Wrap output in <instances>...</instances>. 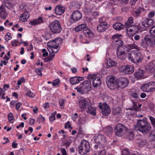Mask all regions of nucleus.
I'll list each match as a JSON object with an SVG mask.
<instances>
[{
    "label": "nucleus",
    "mask_w": 155,
    "mask_h": 155,
    "mask_svg": "<svg viewBox=\"0 0 155 155\" xmlns=\"http://www.w3.org/2000/svg\"><path fill=\"white\" fill-rule=\"evenodd\" d=\"M132 28H129V27H127V29L126 30V31H127V32H128V31L129 32L132 33V34H131L132 35V36H133L134 35L133 34H135L134 32V30H133V27H132Z\"/></svg>",
    "instance_id": "54"
},
{
    "label": "nucleus",
    "mask_w": 155,
    "mask_h": 155,
    "mask_svg": "<svg viewBox=\"0 0 155 155\" xmlns=\"http://www.w3.org/2000/svg\"><path fill=\"white\" fill-rule=\"evenodd\" d=\"M131 97L133 98H134V99H133L134 101H138L140 100V98L138 97V94L137 93H134L131 94Z\"/></svg>",
    "instance_id": "38"
},
{
    "label": "nucleus",
    "mask_w": 155,
    "mask_h": 155,
    "mask_svg": "<svg viewBox=\"0 0 155 155\" xmlns=\"http://www.w3.org/2000/svg\"><path fill=\"white\" fill-rule=\"evenodd\" d=\"M82 17V14L80 11L78 10L74 11L69 19V25H71L79 20Z\"/></svg>",
    "instance_id": "7"
},
{
    "label": "nucleus",
    "mask_w": 155,
    "mask_h": 155,
    "mask_svg": "<svg viewBox=\"0 0 155 155\" xmlns=\"http://www.w3.org/2000/svg\"><path fill=\"white\" fill-rule=\"evenodd\" d=\"M128 46L131 49H136L137 50L139 49V48L137 46L134 44V42L132 44L128 45Z\"/></svg>",
    "instance_id": "44"
},
{
    "label": "nucleus",
    "mask_w": 155,
    "mask_h": 155,
    "mask_svg": "<svg viewBox=\"0 0 155 155\" xmlns=\"http://www.w3.org/2000/svg\"><path fill=\"white\" fill-rule=\"evenodd\" d=\"M61 40L60 38H56L48 42L47 45L48 47H53L54 49L58 48L59 46Z\"/></svg>",
    "instance_id": "16"
},
{
    "label": "nucleus",
    "mask_w": 155,
    "mask_h": 155,
    "mask_svg": "<svg viewBox=\"0 0 155 155\" xmlns=\"http://www.w3.org/2000/svg\"><path fill=\"white\" fill-rule=\"evenodd\" d=\"M107 23H105L104 24H101L97 27V31L99 32H102L105 31L107 28Z\"/></svg>",
    "instance_id": "27"
},
{
    "label": "nucleus",
    "mask_w": 155,
    "mask_h": 155,
    "mask_svg": "<svg viewBox=\"0 0 155 155\" xmlns=\"http://www.w3.org/2000/svg\"><path fill=\"white\" fill-rule=\"evenodd\" d=\"M78 105L81 111L82 112L85 111L89 106L87 101L85 98L81 99L78 102Z\"/></svg>",
    "instance_id": "17"
},
{
    "label": "nucleus",
    "mask_w": 155,
    "mask_h": 155,
    "mask_svg": "<svg viewBox=\"0 0 155 155\" xmlns=\"http://www.w3.org/2000/svg\"><path fill=\"white\" fill-rule=\"evenodd\" d=\"M5 39L7 41H8L9 40H11L12 38L11 34L9 32L7 33L6 35L5 36Z\"/></svg>",
    "instance_id": "43"
},
{
    "label": "nucleus",
    "mask_w": 155,
    "mask_h": 155,
    "mask_svg": "<svg viewBox=\"0 0 155 155\" xmlns=\"http://www.w3.org/2000/svg\"><path fill=\"white\" fill-rule=\"evenodd\" d=\"M84 78L81 77H74L71 78L70 81L72 85L76 84L79 83L81 81H83Z\"/></svg>",
    "instance_id": "19"
},
{
    "label": "nucleus",
    "mask_w": 155,
    "mask_h": 155,
    "mask_svg": "<svg viewBox=\"0 0 155 155\" xmlns=\"http://www.w3.org/2000/svg\"><path fill=\"white\" fill-rule=\"evenodd\" d=\"M149 32L150 35L152 36H155V26H152L150 29Z\"/></svg>",
    "instance_id": "46"
},
{
    "label": "nucleus",
    "mask_w": 155,
    "mask_h": 155,
    "mask_svg": "<svg viewBox=\"0 0 155 155\" xmlns=\"http://www.w3.org/2000/svg\"><path fill=\"white\" fill-rule=\"evenodd\" d=\"M99 22L101 23V24H104V23H106L105 22V20L104 17H100L99 19Z\"/></svg>",
    "instance_id": "58"
},
{
    "label": "nucleus",
    "mask_w": 155,
    "mask_h": 155,
    "mask_svg": "<svg viewBox=\"0 0 155 155\" xmlns=\"http://www.w3.org/2000/svg\"><path fill=\"white\" fill-rule=\"evenodd\" d=\"M116 131V135L118 136H121L124 134L126 132V128L123 124H118L115 128Z\"/></svg>",
    "instance_id": "12"
},
{
    "label": "nucleus",
    "mask_w": 155,
    "mask_h": 155,
    "mask_svg": "<svg viewBox=\"0 0 155 155\" xmlns=\"http://www.w3.org/2000/svg\"><path fill=\"white\" fill-rule=\"evenodd\" d=\"M95 143H99L103 144V143H105L106 140L105 137L101 134L98 135L95 139Z\"/></svg>",
    "instance_id": "20"
},
{
    "label": "nucleus",
    "mask_w": 155,
    "mask_h": 155,
    "mask_svg": "<svg viewBox=\"0 0 155 155\" xmlns=\"http://www.w3.org/2000/svg\"><path fill=\"white\" fill-rule=\"evenodd\" d=\"M48 50L49 52L51 53L52 54H55L56 53V52H54L53 51L54 48L52 47H48Z\"/></svg>",
    "instance_id": "56"
},
{
    "label": "nucleus",
    "mask_w": 155,
    "mask_h": 155,
    "mask_svg": "<svg viewBox=\"0 0 155 155\" xmlns=\"http://www.w3.org/2000/svg\"><path fill=\"white\" fill-rule=\"evenodd\" d=\"M87 27L86 24H83L76 27L74 28V30L77 32H79L82 30H86Z\"/></svg>",
    "instance_id": "28"
},
{
    "label": "nucleus",
    "mask_w": 155,
    "mask_h": 155,
    "mask_svg": "<svg viewBox=\"0 0 155 155\" xmlns=\"http://www.w3.org/2000/svg\"><path fill=\"white\" fill-rule=\"evenodd\" d=\"M113 130V127L110 126L105 127L104 130V131L107 133L108 135L110 134Z\"/></svg>",
    "instance_id": "36"
},
{
    "label": "nucleus",
    "mask_w": 155,
    "mask_h": 155,
    "mask_svg": "<svg viewBox=\"0 0 155 155\" xmlns=\"http://www.w3.org/2000/svg\"><path fill=\"white\" fill-rule=\"evenodd\" d=\"M33 47L32 44L29 45H28L27 48V51H32L33 50Z\"/></svg>",
    "instance_id": "60"
},
{
    "label": "nucleus",
    "mask_w": 155,
    "mask_h": 155,
    "mask_svg": "<svg viewBox=\"0 0 155 155\" xmlns=\"http://www.w3.org/2000/svg\"><path fill=\"white\" fill-rule=\"evenodd\" d=\"M7 15V14L3 5L0 6V17L1 19H5Z\"/></svg>",
    "instance_id": "24"
},
{
    "label": "nucleus",
    "mask_w": 155,
    "mask_h": 155,
    "mask_svg": "<svg viewBox=\"0 0 155 155\" xmlns=\"http://www.w3.org/2000/svg\"><path fill=\"white\" fill-rule=\"evenodd\" d=\"M42 67L36 69L35 71L38 75L41 76H42L41 71L42 70Z\"/></svg>",
    "instance_id": "42"
},
{
    "label": "nucleus",
    "mask_w": 155,
    "mask_h": 155,
    "mask_svg": "<svg viewBox=\"0 0 155 155\" xmlns=\"http://www.w3.org/2000/svg\"><path fill=\"white\" fill-rule=\"evenodd\" d=\"M140 89L143 92H150L155 91V82L150 81L141 85Z\"/></svg>",
    "instance_id": "9"
},
{
    "label": "nucleus",
    "mask_w": 155,
    "mask_h": 155,
    "mask_svg": "<svg viewBox=\"0 0 155 155\" xmlns=\"http://www.w3.org/2000/svg\"><path fill=\"white\" fill-rule=\"evenodd\" d=\"M133 22V18L132 17H130L128 18L127 22L125 23L124 25L126 27H130Z\"/></svg>",
    "instance_id": "32"
},
{
    "label": "nucleus",
    "mask_w": 155,
    "mask_h": 155,
    "mask_svg": "<svg viewBox=\"0 0 155 155\" xmlns=\"http://www.w3.org/2000/svg\"><path fill=\"white\" fill-rule=\"evenodd\" d=\"M118 79L114 76H111L106 81L108 87L111 89H115L118 88Z\"/></svg>",
    "instance_id": "8"
},
{
    "label": "nucleus",
    "mask_w": 155,
    "mask_h": 155,
    "mask_svg": "<svg viewBox=\"0 0 155 155\" xmlns=\"http://www.w3.org/2000/svg\"><path fill=\"white\" fill-rule=\"evenodd\" d=\"M154 23V21L153 19L147 18L143 20L142 25L145 27L148 28L153 25Z\"/></svg>",
    "instance_id": "18"
},
{
    "label": "nucleus",
    "mask_w": 155,
    "mask_h": 155,
    "mask_svg": "<svg viewBox=\"0 0 155 155\" xmlns=\"http://www.w3.org/2000/svg\"><path fill=\"white\" fill-rule=\"evenodd\" d=\"M149 119L150 120L152 125L155 128V118L153 117L150 116L149 117Z\"/></svg>",
    "instance_id": "50"
},
{
    "label": "nucleus",
    "mask_w": 155,
    "mask_h": 155,
    "mask_svg": "<svg viewBox=\"0 0 155 155\" xmlns=\"http://www.w3.org/2000/svg\"><path fill=\"white\" fill-rule=\"evenodd\" d=\"M48 27L51 32L54 34L59 33L62 29L59 21L57 19L49 24Z\"/></svg>",
    "instance_id": "4"
},
{
    "label": "nucleus",
    "mask_w": 155,
    "mask_h": 155,
    "mask_svg": "<svg viewBox=\"0 0 155 155\" xmlns=\"http://www.w3.org/2000/svg\"><path fill=\"white\" fill-rule=\"evenodd\" d=\"M135 127L137 130L144 134L147 133L151 129L150 124L144 120H138Z\"/></svg>",
    "instance_id": "3"
},
{
    "label": "nucleus",
    "mask_w": 155,
    "mask_h": 155,
    "mask_svg": "<svg viewBox=\"0 0 155 155\" xmlns=\"http://www.w3.org/2000/svg\"><path fill=\"white\" fill-rule=\"evenodd\" d=\"M78 148L79 153L81 155H83L89 152L90 148V143L88 141L83 140L81 141Z\"/></svg>",
    "instance_id": "6"
},
{
    "label": "nucleus",
    "mask_w": 155,
    "mask_h": 155,
    "mask_svg": "<svg viewBox=\"0 0 155 155\" xmlns=\"http://www.w3.org/2000/svg\"><path fill=\"white\" fill-rule=\"evenodd\" d=\"M144 72L143 70L139 69L135 72L134 76L137 79L143 78V74Z\"/></svg>",
    "instance_id": "26"
},
{
    "label": "nucleus",
    "mask_w": 155,
    "mask_h": 155,
    "mask_svg": "<svg viewBox=\"0 0 155 155\" xmlns=\"http://www.w3.org/2000/svg\"><path fill=\"white\" fill-rule=\"evenodd\" d=\"M29 24H31V25L33 26L38 24L36 19L31 21Z\"/></svg>",
    "instance_id": "63"
},
{
    "label": "nucleus",
    "mask_w": 155,
    "mask_h": 155,
    "mask_svg": "<svg viewBox=\"0 0 155 155\" xmlns=\"http://www.w3.org/2000/svg\"><path fill=\"white\" fill-rule=\"evenodd\" d=\"M125 47V46H119L117 51V55L118 58L124 61L127 57L125 50L123 51V49Z\"/></svg>",
    "instance_id": "13"
},
{
    "label": "nucleus",
    "mask_w": 155,
    "mask_h": 155,
    "mask_svg": "<svg viewBox=\"0 0 155 155\" xmlns=\"http://www.w3.org/2000/svg\"><path fill=\"white\" fill-rule=\"evenodd\" d=\"M143 58V54L138 50L131 51L128 54V59L133 63H140L142 61Z\"/></svg>",
    "instance_id": "2"
},
{
    "label": "nucleus",
    "mask_w": 155,
    "mask_h": 155,
    "mask_svg": "<svg viewBox=\"0 0 155 155\" xmlns=\"http://www.w3.org/2000/svg\"><path fill=\"white\" fill-rule=\"evenodd\" d=\"M98 155H106L105 150L104 149L99 151Z\"/></svg>",
    "instance_id": "59"
},
{
    "label": "nucleus",
    "mask_w": 155,
    "mask_h": 155,
    "mask_svg": "<svg viewBox=\"0 0 155 155\" xmlns=\"http://www.w3.org/2000/svg\"><path fill=\"white\" fill-rule=\"evenodd\" d=\"M125 25L120 22H117L113 25V28L116 30H120L122 29Z\"/></svg>",
    "instance_id": "29"
},
{
    "label": "nucleus",
    "mask_w": 155,
    "mask_h": 155,
    "mask_svg": "<svg viewBox=\"0 0 155 155\" xmlns=\"http://www.w3.org/2000/svg\"><path fill=\"white\" fill-rule=\"evenodd\" d=\"M132 101L133 103V105L132 107L130 108V110H135V111H137L140 110L141 109V104H139L138 106L137 105V102L138 101H134V100H132Z\"/></svg>",
    "instance_id": "22"
},
{
    "label": "nucleus",
    "mask_w": 155,
    "mask_h": 155,
    "mask_svg": "<svg viewBox=\"0 0 155 155\" xmlns=\"http://www.w3.org/2000/svg\"><path fill=\"white\" fill-rule=\"evenodd\" d=\"M150 137H153L155 140V130H153L150 132Z\"/></svg>",
    "instance_id": "64"
},
{
    "label": "nucleus",
    "mask_w": 155,
    "mask_h": 155,
    "mask_svg": "<svg viewBox=\"0 0 155 155\" xmlns=\"http://www.w3.org/2000/svg\"><path fill=\"white\" fill-rule=\"evenodd\" d=\"M143 9L141 7H138L133 13L134 16L136 18H138L139 17L140 14L143 11Z\"/></svg>",
    "instance_id": "30"
},
{
    "label": "nucleus",
    "mask_w": 155,
    "mask_h": 155,
    "mask_svg": "<svg viewBox=\"0 0 155 155\" xmlns=\"http://www.w3.org/2000/svg\"><path fill=\"white\" fill-rule=\"evenodd\" d=\"M91 88V82L90 81H84L79 86L76 87L75 89L78 92L83 94L84 92H87L89 91Z\"/></svg>",
    "instance_id": "5"
},
{
    "label": "nucleus",
    "mask_w": 155,
    "mask_h": 155,
    "mask_svg": "<svg viewBox=\"0 0 155 155\" xmlns=\"http://www.w3.org/2000/svg\"><path fill=\"white\" fill-rule=\"evenodd\" d=\"M122 37H120L119 38H117L113 40V42L116 45H119V46H121L120 45H122L123 41L121 40V38Z\"/></svg>",
    "instance_id": "35"
},
{
    "label": "nucleus",
    "mask_w": 155,
    "mask_h": 155,
    "mask_svg": "<svg viewBox=\"0 0 155 155\" xmlns=\"http://www.w3.org/2000/svg\"><path fill=\"white\" fill-rule=\"evenodd\" d=\"M122 155H131V154H130L129 151L127 149L123 150L122 152Z\"/></svg>",
    "instance_id": "49"
},
{
    "label": "nucleus",
    "mask_w": 155,
    "mask_h": 155,
    "mask_svg": "<svg viewBox=\"0 0 155 155\" xmlns=\"http://www.w3.org/2000/svg\"><path fill=\"white\" fill-rule=\"evenodd\" d=\"M107 64L109 66L112 67L116 65L117 63L110 59L107 61Z\"/></svg>",
    "instance_id": "39"
},
{
    "label": "nucleus",
    "mask_w": 155,
    "mask_h": 155,
    "mask_svg": "<svg viewBox=\"0 0 155 155\" xmlns=\"http://www.w3.org/2000/svg\"><path fill=\"white\" fill-rule=\"evenodd\" d=\"M26 95L29 97H32L33 98L35 96V94L32 92H31V91L29 90H28L26 93Z\"/></svg>",
    "instance_id": "45"
},
{
    "label": "nucleus",
    "mask_w": 155,
    "mask_h": 155,
    "mask_svg": "<svg viewBox=\"0 0 155 155\" xmlns=\"http://www.w3.org/2000/svg\"><path fill=\"white\" fill-rule=\"evenodd\" d=\"M120 71L121 72L130 74L134 71V67L129 65H124L120 68Z\"/></svg>",
    "instance_id": "14"
},
{
    "label": "nucleus",
    "mask_w": 155,
    "mask_h": 155,
    "mask_svg": "<svg viewBox=\"0 0 155 155\" xmlns=\"http://www.w3.org/2000/svg\"><path fill=\"white\" fill-rule=\"evenodd\" d=\"M29 17V14L28 13L26 12L23 14L21 15L20 16L21 19L23 21H26Z\"/></svg>",
    "instance_id": "33"
},
{
    "label": "nucleus",
    "mask_w": 155,
    "mask_h": 155,
    "mask_svg": "<svg viewBox=\"0 0 155 155\" xmlns=\"http://www.w3.org/2000/svg\"><path fill=\"white\" fill-rule=\"evenodd\" d=\"M134 134L133 131H129L127 134V137L129 140H132L134 138Z\"/></svg>",
    "instance_id": "37"
},
{
    "label": "nucleus",
    "mask_w": 155,
    "mask_h": 155,
    "mask_svg": "<svg viewBox=\"0 0 155 155\" xmlns=\"http://www.w3.org/2000/svg\"><path fill=\"white\" fill-rule=\"evenodd\" d=\"M96 143V144H95L94 146V149H97L98 148H101V145L102 144L99 143Z\"/></svg>",
    "instance_id": "62"
},
{
    "label": "nucleus",
    "mask_w": 155,
    "mask_h": 155,
    "mask_svg": "<svg viewBox=\"0 0 155 155\" xmlns=\"http://www.w3.org/2000/svg\"><path fill=\"white\" fill-rule=\"evenodd\" d=\"M8 117L9 121L11 123H13L14 121L13 120L14 119V117L12 113H9L8 115Z\"/></svg>",
    "instance_id": "40"
},
{
    "label": "nucleus",
    "mask_w": 155,
    "mask_h": 155,
    "mask_svg": "<svg viewBox=\"0 0 155 155\" xmlns=\"http://www.w3.org/2000/svg\"><path fill=\"white\" fill-rule=\"evenodd\" d=\"M129 83V80L127 78L121 77L118 79V88H124L128 85Z\"/></svg>",
    "instance_id": "15"
},
{
    "label": "nucleus",
    "mask_w": 155,
    "mask_h": 155,
    "mask_svg": "<svg viewBox=\"0 0 155 155\" xmlns=\"http://www.w3.org/2000/svg\"><path fill=\"white\" fill-rule=\"evenodd\" d=\"M36 20L38 24L44 22L43 18L41 17H39L38 19H36Z\"/></svg>",
    "instance_id": "51"
},
{
    "label": "nucleus",
    "mask_w": 155,
    "mask_h": 155,
    "mask_svg": "<svg viewBox=\"0 0 155 155\" xmlns=\"http://www.w3.org/2000/svg\"><path fill=\"white\" fill-rule=\"evenodd\" d=\"M88 80L92 81L93 86L94 87H99L101 84V81L99 77H97L95 74H90L87 76Z\"/></svg>",
    "instance_id": "10"
},
{
    "label": "nucleus",
    "mask_w": 155,
    "mask_h": 155,
    "mask_svg": "<svg viewBox=\"0 0 155 155\" xmlns=\"http://www.w3.org/2000/svg\"><path fill=\"white\" fill-rule=\"evenodd\" d=\"M60 81L59 79H55L53 81L52 85L53 86H56L60 83Z\"/></svg>",
    "instance_id": "47"
},
{
    "label": "nucleus",
    "mask_w": 155,
    "mask_h": 155,
    "mask_svg": "<svg viewBox=\"0 0 155 155\" xmlns=\"http://www.w3.org/2000/svg\"><path fill=\"white\" fill-rule=\"evenodd\" d=\"M64 8L61 6H57L55 8V12L58 15H61L64 13Z\"/></svg>",
    "instance_id": "23"
},
{
    "label": "nucleus",
    "mask_w": 155,
    "mask_h": 155,
    "mask_svg": "<svg viewBox=\"0 0 155 155\" xmlns=\"http://www.w3.org/2000/svg\"><path fill=\"white\" fill-rule=\"evenodd\" d=\"M65 100L64 99H62V100H60L59 101V104L61 108L63 109L64 108V103L65 102Z\"/></svg>",
    "instance_id": "48"
},
{
    "label": "nucleus",
    "mask_w": 155,
    "mask_h": 155,
    "mask_svg": "<svg viewBox=\"0 0 155 155\" xmlns=\"http://www.w3.org/2000/svg\"><path fill=\"white\" fill-rule=\"evenodd\" d=\"M155 14V13L154 12L151 11L149 12L147 16L149 18H152L154 16Z\"/></svg>",
    "instance_id": "55"
},
{
    "label": "nucleus",
    "mask_w": 155,
    "mask_h": 155,
    "mask_svg": "<svg viewBox=\"0 0 155 155\" xmlns=\"http://www.w3.org/2000/svg\"><path fill=\"white\" fill-rule=\"evenodd\" d=\"M98 107L101 109V113L103 115L107 116L110 114L111 112L110 108L107 104L104 103L101 105V103H99Z\"/></svg>",
    "instance_id": "11"
},
{
    "label": "nucleus",
    "mask_w": 155,
    "mask_h": 155,
    "mask_svg": "<svg viewBox=\"0 0 155 155\" xmlns=\"http://www.w3.org/2000/svg\"><path fill=\"white\" fill-rule=\"evenodd\" d=\"M87 112L93 116H95L96 114V109L94 107L88 106Z\"/></svg>",
    "instance_id": "31"
},
{
    "label": "nucleus",
    "mask_w": 155,
    "mask_h": 155,
    "mask_svg": "<svg viewBox=\"0 0 155 155\" xmlns=\"http://www.w3.org/2000/svg\"><path fill=\"white\" fill-rule=\"evenodd\" d=\"M69 123V122L68 121L65 123V125L64 126V128L65 129H67V128H71V129H73V127H71V125Z\"/></svg>",
    "instance_id": "52"
},
{
    "label": "nucleus",
    "mask_w": 155,
    "mask_h": 155,
    "mask_svg": "<svg viewBox=\"0 0 155 155\" xmlns=\"http://www.w3.org/2000/svg\"><path fill=\"white\" fill-rule=\"evenodd\" d=\"M140 46L147 51L152 48L155 45V39L151 35H146L141 41Z\"/></svg>",
    "instance_id": "1"
},
{
    "label": "nucleus",
    "mask_w": 155,
    "mask_h": 155,
    "mask_svg": "<svg viewBox=\"0 0 155 155\" xmlns=\"http://www.w3.org/2000/svg\"><path fill=\"white\" fill-rule=\"evenodd\" d=\"M83 31L86 37L91 39L94 37L93 32L88 27L86 30H83Z\"/></svg>",
    "instance_id": "21"
},
{
    "label": "nucleus",
    "mask_w": 155,
    "mask_h": 155,
    "mask_svg": "<svg viewBox=\"0 0 155 155\" xmlns=\"http://www.w3.org/2000/svg\"><path fill=\"white\" fill-rule=\"evenodd\" d=\"M148 67L151 72L155 71V61L150 62L148 65Z\"/></svg>",
    "instance_id": "34"
},
{
    "label": "nucleus",
    "mask_w": 155,
    "mask_h": 155,
    "mask_svg": "<svg viewBox=\"0 0 155 155\" xmlns=\"http://www.w3.org/2000/svg\"><path fill=\"white\" fill-rule=\"evenodd\" d=\"M122 35L121 34H115L112 36V39L113 40L119 38V37H122Z\"/></svg>",
    "instance_id": "53"
},
{
    "label": "nucleus",
    "mask_w": 155,
    "mask_h": 155,
    "mask_svg": "<svg viewBox=\"0 0 155 155\" xmlns=\"http://www.w3.org/2000/svg\"><path fill=\"white\" fill-rule=\"evenodd\" d=\"M38 119L40 120V122L43 123H44L45 120V118L41 114L40 115L39 117L38 118Z\"/></svg>",
    "instance_id": "57"
},
{
    "label": "nucleus",
    "mask_w": 155,
    "mask_h": 155,
    "mask_svg": "<svg viewBox=\"0 0 155 155\" xmlns=\"http://www.w3.org/2000/svg\"><path fill=\"white\" fill-rule=\"evenodd\" d=\"M133 28L134 32L135 34L138 33L140 29V27L139 26L133 25L132 27Z\"/></svg>",
    "instance_id": "41"
},
{
    "label": "nucleus",
    "mask_w": 155,
    "mask_h": 155,
    "mask_svg": "<svg viewBox=\"0 0 155 155\" xmlns=\"http://www.w3.org/2000/svg\"><path fill=\"white\" fill-rule=\"evenodd\" d=\"M136 142L139 144L140 147H142L146 143V140L145 139H142L140 136H137L136 137Z\"/></svg>",
    "instance_id": "25"
},
{
    "label": "nucleus",
    "mask_w": 155,
    "mask_h": 155,
    "mask_svg": "<svg viewBox=\"0 0 155 155\" xmlns=\"http://www.w3.org/2000/svg\"><path fill=\"white\" fill-rule=\"evenodd\" d=\"M61 151L62 153V155H67L66 150L64 148H61Z\"/></svg>",
    "instance_id": "61"
}]
</instances>
